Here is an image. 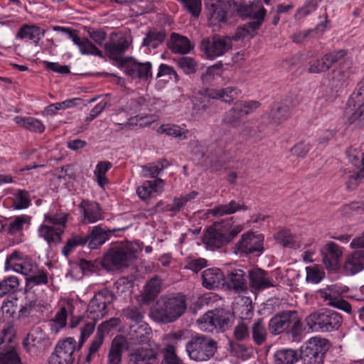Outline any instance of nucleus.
<instances>
[{
  "mask_svg": "<svg viewBox=\"0 0 364 364\" xmlns=\"http://www.w3.org/2000/svg\"><path fill=\"white\" fill-rule=\"evenodd\" d=\"M343 269L347 275H354L364 269V251L355 250L345 257Z\"/></svg>",
  "mask_w": 364,
  "mask_h": 364,
  "instance_id": "22",
  "label": "nucleus"
},
{
  "mask_svg": "<svg viewBox=\"0 0 364 364\" xmlns=\"http://www.w3.org/2000/svg\"><path fill=\"white\" fill-rule=\"evenodd\" d=\"M129 43L126 36L121 33H112L107 42L104 43L107 55L112 60L122 65L123 53L128 49Z\"/></svg>",
  "mask_w": 364,
  "mask_h": 364,
  "instance_id": "11",
  "label": "nucleus"
},
{
  "mask_svg": "<svg viewBox=\"0 0 364 364\" xmlns=\"http://www.w3.org/2000/svg\"><path fill=\"white\" fill-rule=\"evenodd\" d=\"M225 283L230 289L237 292L245 291L247 289L245 273L243 270L236 269L231 271L228 275Z\"/></svg>",
  "mask_w": 364,
  "mask_h": 364,
  "instance_id": "30",
  "label": "nucleus"
},
{
  "mask_svg": "<svg viewBox=\"0 0 364 364\" xmlns=\"http://www.w3.org/2000/svg\"><path fill=\"white\" fill-rule=\"evenodd\" d=\"M362 159L360 161L362 168L356 173L350 176L349 181L346 183V188L348 190L355 189L360 181L364 178V153L361 154Z\"/></svg>",
  "mask_w": 364,
  "mask_h": 364,
  "instance_id": "62",
  "label": "nucleus"
},
{
  "mask_svg": "<svg viewBox=\"0 0 364 364\" xmlns=\"http://www.w3.org/2000/svg\"><path fill=\"white\" fill-rule=\"evenodd\" d=\"M233 336L236 341L248 340L250 336V331L248 325L244 321L239 322L234 328Z\"/></svg>",
  "mask_w": 364,
  "mask_h": 364,
  "instance_id": "57",
  "label": "nucleus"
},
{
  "mask_svg": "<svg viewBox=\"0 0 364 364\" xmlns=\"http://www.w3.org/2000/svg\"><path fill=\"white\" fill-rule=\"evenodd\" d=\"M165 38L164 31H150L143 41V46L149 48H156L164 42Z\"/></svg>",
  "mask_w": 364,
  "mask_h": 364,
  "instance_id": "47",
  "label": "nucleus"
},
{
  "mask_svg": "<svg viewBox=\"0 0 364 364\" xmlns=\"http://www.w3.org/2000/svg\"><path fill=\"white\" fill-rule=\"evenodd\" d=\"M15 122L31 132L42 133L45 130L44 124L38 119L33 117H23L17 116L14 118Z\"/></svg>",
  "mask_w": 364,
  "mask_h": 364,
  "instance_id": "41",
  "label": "nucleus"
},
{
  "mask_svg": "<svg viewBox=\"0 0 364 364\" xmlns=\"http://www.w3.org/2000/svg\"><path fill=\"white\" fill-rule=\"evenodd\" d=\"M228 4L232 11L242 18L253 17L258 11H262V8L257 4H245L243 0H229Z\"/></svg>",
  "mask_w": 364,
  "mask_h": 364,
  "instance_id": "29",
  "label": "nucleus"
},
{
  "mask_svg": "<svg viewBox=\"0 0 364 364\" xmlns=\"http://www.w3.org/2000/svg\"><path fill=\"white\" fill-rule=\"evenodd\" d=\"M232 47V39L229 37L214 36L203 39L200 43L201 50L210 59L224 55Z\"/></svg>",
  "mask_w": 364,
  "mask_h": 364,
  "instance_id": "10",
  "label": "nucleus"
},
{
  "mask_svg": "<svg viewBox=\"0 0 364 364\" xmlns=\"http://www.w3.org/2000/svg\"><path fill=\"white\" fill-rule=\"evenodd\" d=\"M31 203L29 193L25 190H19L15 195L14 206L15 209H23L29 206Z\"/></svg>",
  "mask_w": 364,
  "mask_h": 364,
  "instance_id": "63",
  "label": "nucleus"
},
{
  "mask_svg": "<svg viewBox=\"0 0 364 364\" xmlns=\"http://www.w3.org/2000/svg\"><path fill=\"white\" fill-rule=\"evenodd\" d=\"M353 60L348 55L331 71L330 82L335 88L347 85L352 73Z\"/></svg>",
  "mask_w": 364,
  "mask_h": 364,
  "instance_id": "13",
  "label": "nucleus"
},
{
  "mask_svg": "<svg viewBox=\"0 0 364 364\" xmlns=\"http://www.w3.org/2000/svg\"><path fill=\"white\" fill-rule=\"evenodd\" d=\"M80 51L83 55H93L102 57V52L99 50L88 38H83L77 45Z\"/></svg>",
  "mask_w": 364,
  "mask_h": 364,
  "instance_id": "54",
  "label": "nucleus"
},
{
  "mask_svg": "<svg viewBox=\"0 0 364 364\" xmlns=\"http://www.w3.org/2000/svg\"><path fill=\"white\" fill-rule=\"evenodd\" d=\"M19 281L16 277L11 276L5 278L0 282V298L4 295L17 291Z\"/></svg>",
  "mask_w": 364,
  "mask_h": 364,
  "instance_id": "49",
  "label": "nucleus"
},
{
  "mask_svg": "<svg viewBox=\"0 0 364 364\" xmlns=\"http://www.w3.org/2000/svg\"><path fill=\"white\" fill-rule=\"evenodd\" d=\"M249 284L255 291H262L274 287V282L270 279L269 274L264 270L255 268L248 272Z\"/></svg>",
  "mask_w": 364,
  "mask_h": 364,
  "instance_id": "21",
  "label": "nucleus"
},
{
  "mask_svg": "<svg viewBox=\"0 0 364 364\" xmlns=\"http://www.w3.org/2000/svg\"><path fill=\"white\" fill-rule=\"evenodd\" d=\"M348 52L345 49L334 50L323 54L320 58L310 62L308 73L311 74L324 73L334 65L344 58Z\"/></svg>",
  "mask_w": 364,
  "mask_h": 364,
  "instance_id": "9",
  "label": "nucleus"
},
{
  "mask_svg": "<svg viewBox=\"0 0 364 364\" xmlns=\"http://www.w3.org/2000/svg\"><path fill=\"white\" fill-rule=\"evenodd\" d=\"M306 323L313 331L331 332L339 328L342 317L338 312L326 309L310 314L306 318Z\"/></svg>",
  "mask_w": 364,
  "mask_h": 364,
  "instance_id": "3",
  "label": "nucleus"
},
{
  "mask_svg": "<svg viewBox=\"0 0 364 364\" xmlns=\"http://www.w3.org/2000/svg\"><path fill=\"white\" fill-rule=\"evenodd\" d=\"M68 214L65 213H48L44 215L45 221L49 223L52 226L55 228L63 227V231L65 232L66 228V223L68 222Z\"/></svg>",
  "mask_w": 364,
  "mask_h": 364,
  "instance_id": "52",
  "label": "nucleus"
},
{
  "mask_svg": "<svg viewBox=\"0 0 364 364\" xmlns=\"http://www.w3.org/2000/svg\"><path fill=\"white\" fill-rule=\"evenodd\" d=\"M112 164L109 161H100L94 171L95 176L97 178V181L99 186L103 187L108 183L106 177V173L111 168Z\"/></svg>",
  "mask_w": 364,
  "mask_h": 364,
  "instance_id": "51",
  "label": "nucleus"
},
{
  "mask_svg": "<svg viewBox=\"0 0 364 364\" xmlns=\"http://www.w3.org/2000/svg\"><path fill=\"white\" fill-rule=\"evenodd\" d=\"M168 46L173 53L179 54L188 53L194 48L187 37L176 33H171Z\"/></svg>",
  "mask_w": 364,
  "mask_h": 364,
  "instance_id": "27",
  "label": "nucleus"
},
{
  "mask_svg": "<svg viewBox=\"0 0 364 364\" xmlns=\"http://www.w3.org/2000/svg\"><path fill=\"white\" fill-rule=\"evenodd\" d=\"M225 279L223 273L218 268L207 269L202 274L203 286L208 289H214L224 285Z\"/></svg>",
  "mask_w": 364,
  "mask_h": 364,
  "instance_id": "25",
  "label": "nucleus"
},
{
  "mask_svg": "<svg viewBox=\"0 0 364 364\" xmlns=\"http://www.w3.org/2000/svg\"><path fill=\"white\" fill-rule=\"evenodd\" d=\"M120 323V320L118 318H111L110 319L102 322L97 329L95 336L94 337L90 346L89 348L88 354L86 356V362L90 363L93 358V355L99 350L102 344L103 343L105 336L112 328L117 326Z\"/></svg>",
  "mask_w": 364,
  "mask_h": 364,
  "instance_id": "17",
  "label": "nucleus"
},
{
  "mask_svg": "<svg viewBox=\"0 0 364 364\" xmlns=\"http://www.w3.org/2000/svg\"><path fill=\"white\" fill-rule=\"evenodd\" d=\"M269 114L274 123L279 124L290 116V109L286 104H278L271 109Z\"/></svg>",
  "mask_w": 364,
  "mask_h": 364,
  "instance_id": "45",
  "label": "nucleus"
},
{
  "mask_svg": "<svg viewBox=\"0 0 364 364\" xmlns=\"http://www.w3.org/2000/svg\"><path fill=\"white\" fill-rule=\"evenodd\" d=\"M158 357L157 348L141 346L128 353L126 364H158Z\"/></svg>",
  "mask_w": 364,
  "mask_h": 364,
  "instance_id": "16",
  "label": "nucleus"
},
{
  "mask_svg": "<svg viewBox=\"0 0 364 364\" xmlns=\"http://www.w3.org/2000/svg\"><path fill=\"white\" fill-rule=\"evenodd\" d=\"M45 31L35 25H23L16 34V38L22 40L33 41L36 45L38 44L41 37L44 36Z\"/></svg>",
  "mask_w": 364,
  "mask_h": 364,
  "instance_id": "32",
  "label": "nucleus"
},
{
  "mask_svg": "<svg viewBox=\"0 0 364 364\" xmlns=\"http://www.w3.org/2000/svg\"><path fill=\"white\" fill-rule=\"evenodd\" d=\"M274 238L284 247H292L295 245V236L289 230L282 229L274 234Z\"/></svg>",
  "mask_w": 364,
  "mask_h": 364,
  "instance_id": "56",
  "label": "nucleus"
},
{
  "mask_svg": "<svg viewBox=\"0 0 364 364\" xmlns=\"http://www.w3.org/2000/svg\"><path fill=\"white\" fill-rule=\"evenodd\" d=\"M85 244L86 239L85 236L73 235L66 241L65 245L62 249V254L65 257H68L77 247L83 246Z\"/></svg>",
  "mask_w": 364,
  "mask_h": 364,
  "instance_id": "48",
  "label": "nucleus"
},
{
  "mask_svg": "<svg viewBox=\"0 0 364 364\" xmlns=\"http://www.w3.org/2000/svg\"><path fill=\"white\" fill-rule=\"evenodd\" d=\"M265 16V9L262 8L261 11H258L256 16L252 17L253 21L244 24V26L248 30L251 36H253V33L259 28L262 25Z\"/></svg>",
  "mask_w": 364,
  "mask_h": 364,
  "instance_id": "61",
  "label": "nucleus"
},
{
  "mask_svg": "<svg viewBox=\"0 0 364 364\" xmlns=\"http://www.w3.org/2000/svg\"><path fill=\"white\" fill-rule=\"evenodd\" d=\"M124 73L132 78L148 80L152 76L151 64L149 62L140 63L131 57L122 60Z\"/></svg>",
  "mask_w": 364,
  "mask_h": 364,
  "instance_id": "15",
  "label": "nucleus"
},
{
  "mask_svg": "<svg viewBox=\"0 0 364 364\" xmlns=\"http://www.w3.org/2000/svg\"><path fill=\"white\" fill-rule=\"evenodd\" d=\"M291 311H284L274 315L269 321V330L274 335L287 332L289 328V319Z\"/></svg>",
  "mask_w": 364,
  "mask_h": 364,
  "instance_id": "26",
  "label": "nucleus"
},
{
  "mask_svg": "<svg viewBox=\"0 0 364 364\" xmlns=\"http://www.w3.org/2000/svg\"><path fill=\"white\" fill-rule=\"evenodd\" d=\"M250 333L255 345L260 346L267 342L268 332L263 318H257L253 322Z\"/></svg>",
  "mask_w": 364,
  "mask_h": 364,
  "instance_id": "33",
  "label": "nucleus"
},
{
  "mask_svg": "<svg viewBox=\"0 0 364 364\" xmlns=\"http://www.w3.org/2000/svg\"><path fill=\"white\" fill-rule=\"evenodd\" d=\"M38 233L39 237L45 240L50 246L58 245L63 241L62 235L64 231L63 227L55 228L51 225L41 224L38 229Z\"/></svg>",
  "mask_w": 364,
  "mask_h": 364,
  "instance_id": "24",
  "label": "nucleus"
},
{
  "mask_svg": "<svg viewBox=\"0 0 364 364\" xmlns=\"http://www.w3.org/2000/svg\"><path fill=\"white\" fill-rule=\"evenodd\" d=\"M328 23V16L327 14H325V22L324 23H319L316 28L314 30H309L307 31H304V32H300V33H295L294 36H293V41L296 43H302L304 42L308 37L312 33H323V31L326 30V28H327V23Z\"/></svg>",
  "mask_w": 364,
  "mask_h": 364,
  "instance_id": "55",
  "label": "nucleus"
},
{
  "mask_svg": "<svg viewBox=\"0 0 364 364\" xmlns=\"http://www.w3.org/2000/svg\"><path fill=\"white\" fill-rule=\"evenodd\" d=\"M86 244L90 249H96L103 245L109 238V232L99 227L93 228L91 232L85 236Z\"/></svg>",
  "mask_w": 364,
  "mask_h": 364,
  "instance_id": "35",
  "label": "nucleus"
},
{
  "mask_svg": "<svg viewBox=\"0 0 364 364\" xmlns=\"http://www.w3.org/2000/svg\"><path fill=\"white\" fill-rule=\"evenodd\" d=\"M176 64L186 75L196 73L198 66L195 59L187 56L178 58Z\"/></svg>",
  "mask_w": 364,
  "mask_h": 364,
  "instance_id": "53",
  "label": "nucleus"
},
{
  "mask_svg": "<svg viewBox=\"0 0 364 364\" xmlns=\"http://www.w3.org/2000/svg\"><path fill=\"white\" fill-rule=\"evenodd\" d=\"M275 364H294L299 360V351L283 348L276 351L274 355Z\"/></svg>",
  "mask_w": 364,
  "mask_h": 364,
  "instance_id": "39",
  "label": "nucleus"
},
{
  "mask_svg": "<svg viewBox=\"0 0 364 364\" xmlns=\"http://www.w3.org/2000/svg\"><path fill=\"white\" fill-rule=\"evenodd\" d=\"M21 358L16 351V345H10L0 352V364H20Z\"/></svg>",
  "mask_w": 364,
  "mask_h": 364,
  "instance_id": "44",
  "label": "nucleus"
},
{
  "mask_svg": "<svg viewBox=\"0 0 364 364\" xmlns=\"http://www.w3.org/2000/svg\"><path fill=\"white\" fill-rule=\"evenodd\" d=\"M150 328L146 326L141 325L137 327L132 326L128 333V339L132 345H142L149 342L148 334Z\"/></svg>",
  "mask_w": 364,
  "mask_h": 364,
  "instance_id": "36",
  "label": "nucleus"
},
{
  "mask_svg": "<svg viewBox=\"0 0 364 364\" xmlns=\"http://www.w3.org/2000/svg\"><path fill=\"white\" fill-rule=\"evenodd\" d=\"M348 122L356 127L364 123V87L354 92L348 101L346 109Z\"/></svg>",
  "mask_w": 364,
  "mask_h": 364,
  "instance_id": "7",
  "label": "nucleus"
},
{
  "mask_svg": "<svg viewBox=\"0 0 364 364\" xmlns=\"http://www.w3.org/2000/svg\"><path fill=\"white\" fill-rule=\"evenodd\" d=\"M203 241L212 250L220 248L229 242L225 235V227L221 224L214 223L208 228L203 235Z\"/></svg>",
  "mask_w": 364,
  "mask_h": 364,
  "instance_id": "18",
  "label": "nucleus"
},
{
  "mask_svg": "<svg viewBox=\"0 0 364 364\" xmlns=\"http://www.w3.org/2000/svg\"><path fill=\"white\" fill-rule=\"evenodd\" d=\"M164 361L165 364H184L176 355V348L173 345H167L164 348Z\"/></svg>",
  "mask_w": 364,
  "mask_h": 364,
  "instance_id": "60",
  "label": "nucleus"
},
{
  "mask_svg": "<svg viewBox=\"0 0 364 364\" xmlns=\"http://www.w3.org/2000/svg\"><path fill=\"white\" fill-rule=\"evenodd\" d=\"M115 296L112 291L104 289L99 291L90 300L87 316L89 319L98 321L107 314V306L113 302Z\"/></svg>",
  "mask_w": 364,
  "mask_h": 364,
  "instance_id": "8",
  "label": "nucleus"
},
{
  "mask_svg": "<svg viewBox=\"0 0 364 364\" xmlns=\"http://www.w3.org/2000/svg\"><path fill=\"white\" fill-rule=\"evenodd\" d=\"M75 340L73 338H67L63 341H59L56 345L55 350L59 353L60 355H65L66 358L73 362L74 360L73 355L75 350Z\"/></svg>",
  "mask_w": 364,
  "mask_h": 364,
  "instance_id": "43",
  "label": "nucleus"
},
{
  "mask_svg": "<svg viewBox=\"0 0 364 364\" xmlns=\"http://www.w3.org/2000/svg\"><path fill=\"white\" fill-rule=\"evenodd\" d=\"M247 207L244 202L232 200L228 203L222 204L208 210V213L215 217H222L225 215H231L237 211L247 210Z\"/></svg>",
  "mask_w": 364,
  "mask_h": 364,
  "instance_id": "28",
  "label": "nucleus"
},
{
  "mask_svg": "<svg viewBox=\"0 0 364 364\" xmlns=\"http://www.w3.org/2000/svg\"><path fill=\"white\" fill-rule=\"evenodd\" d=\"M51 345L50 338L39 326L33 327L23 341V346L29 353L34 349L43 351Z\"/></svg>",
  "mask_w": 364,
  "mask_h": 364,
  "instance_id": "12",
  "label": "nucleus"
},
{
  "mask_svg": "<svg viewBox=\"0 0 364 364\" xmlns=\"http://www.w3.org/2000/svg\"><path fill=\"white\" fill-rule=\"evenodd\" d=\"M232 315L224 309H215L206 312L198 320L199 328L202 331L224 332L230 326Z\"/></svg>",
  "mask_w": 364,
  "mask_h": 364,
  "instance_id": "6",
  "label": "nucleus"
},
{
  "mask_svg": "<svg viewBox=\"0 0 364 364\" xmlns=\"http://www.w3.org/2000/svg\"><path fill=\"white\" fill-rule=\"evenodd\" d=\"M222 64H216L207 68L205 73L201 75L200 79L203 83L209 84L213 82L215 77L221 75Z\"/></svg>",
  "mask_w": 364,
  "mask_h": 364,
  "instance_id": "58",
  "label": "nucleus"
},
{
  "mask_svg": "<svg viewBox=\"0 0 364 364\" xmlns=\"http://www.w3.org/2000/svg\"><path fill=\"white\" fill-rule=\"evenodd\" d=\"M124 343L121 339H114L107 353V364H122Z\"/></svg>",
  "mask_w": 364,
  "mask_h": 364,
  "instance_id": "40",
  "label": "nucleus"
},
{
  "mask_svg": "<svg viewBox=\"0 0 364 364\" xmlns=\"http://www.w3.org/2000/svg\"><path fill=\"white\" fill-rule=\"evenodd\" d=\"M235 252L244 255L257 253L260 254L263 248V237L262 235H255L252 232L243 234L240 240L235 245Z\"/></svg>",
  "mask_w": 364,
  "mask_h": 364,
  "instance_id": "14",
  "label": "nucleus"
},
{
  "mask_svg": "<svg viewBox=\"0 0 364 364\" xmlns=\"http://www.w3.org/2000/svg\"><path fill=\"white\" fill-rule=\"evenodd\" d=\"M163 181L160 178L155 180L154 181H146L144 183L138 187L136 193L138 196L142 200L148 198L153 191L156 192V186L159 183H162Z\"/></svg>",
  "mask_w": 364,
  "mask_h": 364,
  "instance_id": "50",
  "label": "nucleus"
},
{
  "mask_svg": "<svg viewBox=\"0 0 364 364\" xmlns=\"http://www.w3.org/2000/svg\"><path fill=\"white\" fill-rule=\"evenodd\" d=\"M201 94L207 98L220 99L226 103H231L240 94V91L235 87H228L221 90L205 89Z\"/></svg>",
  "mask_w": 364,
  "mask_h": 364,
  "instance_id": "23",
  "label": "nucleus"
},
{
  "mask_svg": "<svg viewBox=\"0 0 364 364\" xmlns=\"http://www.w3.org/2000/svg\"><path fill=\"white\" fill-rule=\"evenodd\" d=\"M162 290V280L159 276H154L146 284L142 293L144 303L149 304L154 301Z\"/></svg>",
  "mask_w": 364,
  "mask_h": 364,
  "instance_id": "31",
  "label": "nucleus"
},
{
  "mask_svg": "<svg viewBox=\"0 0 364 364\" xmlns=\"http://www.w3.org/2000/svg\"><path fill=\"white\" fill-rule=\"evenodd\" d=\"M217 348V342L204 335L193 336L186 346V350L188 357L196 361L209 360L213 357Z\"/></svg>",
  "mask_w": 364,
  "mask_h": 364,
  "instance_id": "4",
  "label": "nucleus"
},
{
  "mask_svg": "<svg viewBox=\"0 0 364 364\" xmlns=\"http://www.w3.org/2000/svg\"><path fill=\"white\" fill-rule=\"evenodd\" d=\"M12 268L16 272L21 273L26 277H31L33 274L38 272V266L32 260H26L22 263H14Z\"/></svg>",
  "mask_w": 364,
  "mask_h": 364,
  "instance_id": "46",
  "label": "nucleus"
},
{
  "mask_svg": "<svg viewBox=\"0 0 364 364\" xmlns=\"http://www.w3.org/2000/svg\"><path fill=\"white\" fill-rule=\"evenodd\" d=\"M136 259V250L130 245L116 244L104 255L101 264L107 271L128 267Z\"/></svg>",
  "mask_w": 364,
  "mask_h": 364,
  "instance_id": "2",
  "label": "nucleus"
},
{
  "mask_svg": "<svg viewBox=\"0 0 364 364\" xmlns=\"http://www.w3.org/2000/svg\"><path fill=\"white\" fill-rule=\"evenodd\" d=\"M157 132L160 134H165L169 136L178 138L180 139H186L188 134V130L183 129L176 124H163L161 125Z\"/></svg>",
  "mask_w": 364,
  "mask_h": 364,
  "instance_id": "42",
  "label": "nucleus"
},
{
  "mask_svg": "<svg viewBox=\"0 0 364 364\" xmlns=\"http://www.w3.org/2000/svg\"><path fill=\"white\" fill-rule=\"evenodd\" d=\"M186 299L181 294L161 296L151 310V317L156 321L168 323L180 318L186 311Z\"/></svg>",
  "mask_w": 364,
  "mask_h": 364,
  "instance_id": "1",
  "label": "nucleus"
},
{
  "mask_svg": "<svg viewBox=\"0 0 364 364\" xmlns=\"http://www.w3.org/2000/svg\"><path fill=\"white\" fill-rule=\"evenodd\" d=\"M331 346L330 341L326 338H311L305 346L301 347L299 352V359L303 364H323L324 355Z\"/></svg>",
  "mask_w": 364,
  "mask_h": 364,
  "instance_id": "5",
  "label": "nucleus"
},
{
  "mask_svg": "<svg viewBox=\"0 0 364 364\" xmlns=\"http://www.w3.org/2000/svg\"><path fill=\"white\" fill-rule=\"evenodd\" d=\"M245 116L238 102H235L231 109L227 111L222 119L225 124L237 127L241 122L242 118Z\"/></svg>",
  "mask_w": 364,
  "mask_h": 364,
  "instance_id": "37",
  "label": "nucleus"
},
{
  "mask_svg": "<svg viewBox=\"0 0 364 364\" xmlns=\"http://www.w3.org/2000/svg\"><path fill=\"white\" fill-rule=\"evenodd\" d=\"M123 315L135 323H140L144 318V313L141 308L129 306L123 310Z\"/></svg>",
  "mask_w": 364,
  "mask_h": 364,
  "instance_id": "64",
  "label": "nucleus"
},
{
  "mask_svg": "<svg viewBox=\"0 0 364 364\" xmlns=\"http://www.w3.org/2000/svg\"><path fill=\"white\" fill-rule=\"evenodd\" d=\"M322 260L326 268L337 270L340 266V259L343 255L342 248L333 242L326 244L321 250Z\"/></svg>",
  "mask_w": 364,
  "mask_h": 364,
  "instance_id": "20",
  "label": "nucleus"
},
{
  "mask_svg": "<svg viewBox=\"0 0 364 364\" xmlns=\"http://www.w3.org/2000/svg\"><path fill=\"white\" fill-rule=\"evenodd\" d=\"M240 341H229L228 350L230 353L235 357L246 360L250 358L253 353V349L251 346L240 343Z\"/></svg>",
  "mask_w": 364,
  "mask_h": 364,
  "instance_id": "38",
  "label": "nucleus"
},
{
  "mask_svg": "<svg viewBox=\"0 0 364 364\" xmlns=\"http://www.w3.org/2000/svg\"><path fill=\"white\" fill-rule=\"evenodd\" d=\"M80 208L83 213L84 218L88 223H95L102 218V211L96 202L82 200Z\"/></svg>",
  "mask_w": 364,
  "mask_h": 364,
  "instance_id": "34",
  "label": "nucleus"
},
{
  "mask_svg": "<svg viewBox=\"0 0 364 364\" xmlns=\"http://www.w3.org/2000/svg\"><path fill=\"white\" fill-rule=\"evenodd\" d=\"M289 320V328L287 330V333H291L293 336L300 335L302 331V323L301 319L298 316L297 311H291Z\"/></svg>",
  "mask_w": 364,
  "mask_h": 364,
  "instance_id": "59",
  "label": "nucleus"
},
{
  "mask_svg": "<svg viewBox=\"0 0 364 364\" xmlns=\"http://www.w3.org/2000/svg\"><path fill=\"white\" fill-rule=\"evenodd\" d=\"M205 8L209 23L217 25L227 20V5L223 0H206Z\"/></svg>",
  "mask_w": 364,
  "mask_h": 364,
  "instance_id": "19",
  "label": "nucleus"
}]
</instances>
